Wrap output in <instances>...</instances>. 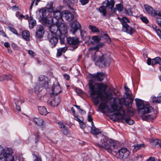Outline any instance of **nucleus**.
<instances>
[{
  "label": "nucleus",
  "instance_id": "nucleus-1",
  "mask_svg": "<svg viewBox=\"0 0 161 161\" xmlns=\"http://www.w3.org/2000/svg\"><path fill=\"white\" fill-rule=\"evenodd\" d=\"M89 92L90 96L92 98L93 102L96 104L100 102L104 101L106 103H101L99 105V108L102 112L112 113L116 111H118L115 113L116 117L119 116L123 122H125L129 125L134 123V120L131 119L130 117L125 114V112L121 106L120 100L117 97L114 98V103L111 106L110 109L108 108L106 103L111 100L113 97L112 93L105 92L107 86L105 83H101L94 84L89 83Z\"/></svg>",
  "mask_w": 161,
  "mask_h": 161
},
{
  "label": "nucleus",
  "instance_id": "nucleus-2",
  "mask_svg": "<svg viewBox=\"0 0 161 161\" xmlns=\"http://www.w3.org/2000/svg\"><path fill=\"white\" fill-rule=\"evenodd\" d=\"M136 106L138 109L139 112L142 115V119L144 120L148 121H152L156 116L155 115H146V114L151 113L153 111V108L146 102L138 98L135 99Z\"/></svg>",
  "mask_w": 161,
  "mask_h": 161
},
{
  "label": "nucleus",
  "instance_id": "nucleus-3",
  "mask_svg": "<svg viewBox=\"0 0 161 161\" xmlns=\"http://www.w3.org/2000/svg\"><path fill=\"white\" fill-rule=\"evenodd\" d=\"M100 143H97L96 145L101 148H104L111 153L114 149L116 144L113 141L103 135H101Z\"/></svg>",
  "mask_w": 161,
  "mask_h": 161
},
{
  "label": "nucleus",
  "instance_id": "nucleus-4",
  "mask_svg": "<svg viewBox=\"0 0 161 161\" xmlns=\"http://www.w3.org/2000/svg\"><path fill=\"white\" fill-rule=\"evenodd\" d=\"M94 60L97 65L101 67H104L109 66L111 59L109 56L106 54H104L99 56L98 59L97 58H94Z\"/></svg>",
  "mask_w": 161,
  "mask_h": 161
},
{
  "label": "nucleus",
  "instance_id": "nucleus-5",
  "mask_svg": "<svg viewBox=\"0 0 161 161\" xmlns=\"http://www.w3.org/2000/svg\"><path fill=\"white\" fill-rule=\"evenodd\" d=\"M120 21L123 26L122 31L130 35H132V34L136 31L134 29L130 26L127 23H129L130 21L126 17H123L121 19Z\"/></svg>",
  "mask_w": 161,
  "mask_h": 161
},
{
  "label": "nucleus",
  "instance_id": "nucleus-6",
  "mask_svg": "<svg viewBox=\"0 0 161 161\" xmlns=\"http://www.w3.org/2000/svg\"><path fill=\"white\" fill-rule=\"evenodd\" d=\"M103 4L104 6H101L98 8H97L99 11L104 16H105L107 14L106 8L112 9L114 5V1L113 0H111L109 1L108 0H105Z\"/></svg>",
  "mask_w": 161,
  "mask_h": 161
},
{
  "label": "nucleus",
  "instance_id": "nucleus-7",
  "mask_svg": "<svg viewBox=\"0 0 161 161\" xmlns=\"http://www.w3.org/2000/svg\"><path fill=\"white\" fill-rule=\"evenodd\" d=\"M12 149L0 145V161H6L10 156Z\"/></svg>",
  "mask_w": 161,
  "mask_h": 161
},
{
  "label": "nucleus",
  "instance_id": "nucleus-8",
  "mask_svg": "<svg viewBox=\"0 0 161 161\" xmlns=\"http://www.w3.org/2000/svg\"><path fill=\"white\" fill-rule=\"evenodd\" d=\"M52 24L49 27V30L51 34L56 36L60 37L61 36V32L59 28V26L57 24Z\"/></svg>",
  "mask_w": 161,
  "mask_h": 161
},
{
  "label": "nucleus",
  "instance_id": "nucleus-9",
  "mask_svg": "<svg viewBox=\"0 0 161 161\" xmlns=\"http://www.w3.org/2000/svg\"><path fill=\"white\" fill-rule=\"evenodd\" d=\"M117 154L118 155L119 158L125 159L128 158L130 155V152L127 148L122 147L118 151Z\"/></svg>",
  "mask_w": 161,
  "mask_h": 161
},
{
  "label": "nucleus",
  "instance_id": "nucleus-10",
  "mask_svg": "<svg viewBox=\"0 0 161 161\" xmlns=\"http://www.w3.org/2000/svg\"><path fill=\"white\" fill-rule=\"evenodd\" d=\"M38 84L43 88H48L49 85V80L48 78L43 75H41L39 77Z\"/></svg>",
  "mask_w": 161,
  "mask_h": 161
},
{
  "label": "nucleus",
  "instance_id": "nucleus-11",
  "mask_svg": "<svg viewBox=\"0 0 161 161\" xmlns=\"http://www.w3.org/2000/svg\"><path fill=\"white\" fill-rule=\"evenodd\" d=\"M67 41L68 44L72 45L74 49L77 48L78 46L79 41L78 38L69 37L67 38Z\"/></svg>",
  "mask_w": 161,
  "mask_h": 161
},
{
  "label": "nucleus",
  "instance_id": "nucleus-12",
  "mask_svg": "<svg viewBox=\"0 0 161 161\" xmlns=\"http://www.w3.org/2000/svg\"><path fill=\"white\" fill-rule=\"evenodd\" d=\"M46 8H43L41 9L39 11L40 18L42 19H44V20L46 19V23H47L50 24L53 23V19L52 17L51 18L50 20L45 18L46 16Z\"/></svg>",
  "mask_w": 161,
  "mask_h": 161
},
{
  "label": "nucleus",
  "instance_id": "nucleus-13",
  "mask_svg": "<svg viewBox=\"0 0 161 161\" xmlns=\"http://www.w3.org/2000/svg\"><path fill=\"white\" fill-rule=\"evenodd\" d=\"M70 27V32L73 34H74L78 30L81 28V25L77 20H74L71 23Z\"/></svg>",
  "mask_w": 161,
  "mask_h": 161
},
{
  "label": "nucleus",
  "instance_id": "nucleus-14",
  "mask_svg": "<svg viewBox=\"0 0 161 161\" xmlns=\"http://www.w3.org/2000/svg\"><path fill=\"white\" fill-rule=\"evenodd\" d=\"M48 40L49 42V45L52 48L56 46L58 41V38L53 35H49Z\"/></svg>",
  "mask_w": 161,
  "mask_h": 161
},
{
  "label": "nucleus",
  "instance_id": "nucleus-15",
  "mask_svg": "<svg viewBox=\"0 0 161 161\" xmlns=\"http://www.w3.org/2000/svg\"><path fill=\"white\" fill-rule=\"evenodd\" d=\"M52 90L53 92L51 94V96L52 97L57 96L62 91L61 88L58 84L57 85L54 84L52 86Z\"/></svg>",
  "mask_w": 161,
  "mask_h": 161
},
{
  "label": "nucleus",
  "instance_id": "nucleus-16",
  "mask_svg": "<svg viewBox=\"0 0 161 161\" xmlns=\"http://www.w3.org/2000/svg\"><path fill=\"white\" fill-rule=\"evenodd\" d=\"M56 22L57 23V24L59 26V28L61 32V35L65 34L67 31V28L66 24L62 22Z\"/></svg>",
  "mask_w": 161,
  "mask_h": 161
},
{
  "label": "nucleus",
  "instance_id": "nucleus-17",
  "mask_svg": "<svg viewBox=\"0 0 161 161\" xmlns=\"http://www.w3.org/2000/svg\"><path fill=\"white\" fill-rule=\"evenodd\" d=\"M104 74L102 72H97V74L92 75L91 77L93 80L102 81L104 77Z\"/></svg>",
  "mask_w": 161,
  "mask_h": 161
},
{
  "label": "nucleus",
  "instance_id": "nucleus-18",
  "mask_svg": "<svg viewBox=\"0 0 161 161\" xmlns=\"http://www.w3.org/2000/svg\"><path fill=\"white\" fill-rule=\"evenodd\" d=\"M147 64L149 65L151 64L153 65L156 64L161 65V59L159 57H156L152 60L149 58L147 60Z\"/></svg>",
  "mask_w": 161,
  "mask_h": 161
},
{
  "label": "nucleus",
  "instance_id": "nucleus-19",
  "mask_svg": "<svg viewBox=\"0 0 161 161\" xmlns=\"http://www.w3.org/2000/svg\"><path fill=\"white\" fill-rule=\"evenodd\" d=\"M44 33V30L42 25H39L37 27L36 34V36L38 38H40L42 37Z\"/></svg>",
  "mask_w": 161,
  "mask_h": 161
},
{
  "label": "nucleus",
  "instance_id": "nucleus-20",
  "mask_svg": "<svg viewBox=\"0 0 161 161\" xmlns=\"http://www.w3.org/2000/svg\"><path fill=\"white\" fill-rule=\"evenodd\" d=\"M62 13L59 10H56L53 11V17L57 20L56 22H60V21L62 20Z\"/></svg>",
  "mask_w": 161,
  "mask_h": 161
},
{
  "label": "nucleus",
  "instance_id": "nucleus-21",
  "mask_svg": "<svg viewBox=\"0 0 161 161\" xmlns=\"http://www.w3.org/2000/svg\"><path fill=\"white\" fill-rule=\"evenodd\" d=\"M151 144L153 147L159 148L161 146V141L157 139L152 138L150 141Z\"/></svg>",
  "mask_w": 161,
  "mask_h": 161
},
{
  "label": "nucleus",
  "instance_id": "nucleus-22",
  "mask_svg": "<svg viewBox=\"0 0 161 161\" xmlns=\"http://www.w3.org/2000/svg\"><path fill=\"white\" fill-rule=\"evenodd\" d=\"M144 7L147 14L152 16H154V15H155L154 10L153 9L152 7L147 4H144Z\"/></svg>",
  "mask_w": 161,
  "mask_h": 161
},
{
  "label": "nucleus",
  "instance_id": "nucleus-23",
  "mask_svg": "<svg viewBox=\"0 0 161 161\" xmlns=\"http://www.w3.org/2000/svg\"><path fill=\"white\" fill-rule=\"evenodd\" d=\"M64 17L65 19L68 21H71L74 18V14L71 12L67 11H64Z\"/></svg>",
  "mask_w": 161,
  "mask_h": 161
},
{
  "label": "nucleus",
  "instance_id": "nucleus-24",
  "mask_svg": "<svg viewBox=\"0 0 161 161\" xmlns=\"http://www.w3.org/2000/svg\"><path fill=\"white\" fill-rule=\"evenodd\" d=\"M60 102V100L58 97H55L53 100L49 102V104L52 107L58 106Z\"/></svg>",
  "mask_w": 161,
  "mask_h": 161
},
{
  "label": "nucleus",
  "instance_id": "nucleus-25",
  "mask_svg": "<svg viewBox=\"0 0 161 161\" xmlns=\"http://www.w3.org/2000/svg\"><path fill=\"white\" fill-rule=\"evenodd\" d=\"M67 49V47H65L59 48L57 49V52L56 54L57 57H59L62 54V53H64Z\"/></svg>",
  "mask_w": 161,
  "mask_h": 161
},
{
  "label": "nucleus",
  "instance_id": "nucleus-26",
  "mask_svg": "<svg viewBox=\"0 0 161 161\" xmlns=\"http://www.w3.org/2000/svg\"><path fill=\"white\" fill-rule=\"evenodd\" d=\"M22 36L23 38L26 41L30 40V34L29 32L27 30H25L22 32Z\"/></svg>",
  "mask_w": 161,
  "mask_h": 161
},
{
  "label": "nucleus",
  "instance_id": "nucleus-27",
  "mask_svg": "<svg viewBox=\"0 0 161 161\" xmlns=\"http://www.w3.org/2000/svg\"><path fill=\"white\" fill-rule=\"evenodd\" d=\"M43 89V88L37 83L35 86L34 91L33 92L38 95L42 90Z\"/></svg>",
  "mask_w": 161,
  "mask_h": 161
},
{
  "label": "nucleus",
  "instance_id": "nucleus-28",
  "mask_svg": "<svg viewBox=\"0 0 161 161\" xmlns=\"http://www.w3.org/2000/svg\"><path fill=\"white\" fill-rule=\"evenodd\" d=\"M38 110L40 114L41 115H46L48 113L46 108L44 106H40L39 107Z\"/></svg>",
  "mask_w": 161,
  "mask_h": 161
},
{
  "label": "nucleus",
  "instance_id": "nucleus-29",
  "mask_svg": "<svg viewBox=\"0 0 161 161\" xmlns=\"http://www.w3.org/2000/svg\"><path fill=\"white\" fill-rule=\"evenodd\" d=\"M92 126L91 129V132L92 134L97 135L101 133V131L100 129L96 128L94 125Z\"/></svg>",
  "mask_w": 161,
  "mask_h": 161
},
{
  "label": "nucleus",
  "instance_id": "nucleus-30",
  "mask_svg": "<svg viewBox=\"0 0 161 161\" xmlns=\"http://www.w3.org/2000/svg\"><path fill=\"white\" fill-rule=\"evenodd\" d=\"M34 123L38 125H43V120L40 118H35L33 119Z\"/></svg>",
  "mask_w": 161,
  "mask_h": 161
},
{
  "label": "nucleus",
  "instance_id": "nucleus-31",
  "mask_svg": "<svg viewBox=\"0 0 161 161\" xmlns=\"http://www.w3.org/2000/svg\"><path fill=\"white\" fill-rule=\"evenodd\" d=\"M25 100L22 97H18L14 100V102L15 105H20L22 103H24Z\"/></svg>",
  "mask_w": 161,
  "mask_h": 161
},
{
  "label": "nucleus",
  "instance_id": "nucleus-32",
  "mask_svg": "<svg viewBox=\"0 0 161 161\" xmlns=\"http://www.w3.org/2000/svg\"><path fill=\"white\" fill-rule=\"evenodd\" d=\"M29 27L30 28H32L36 25V21L32 19H30L28 20Z\"/></svg>",
  "mask_w": 161,
  "mask_h": 161
},
{
  "label": "nucleus",
  "instance_id": "nucleus-33",
  "mask_svg": "<svg viewBox=\"0 0 161 161\" xmlns=\"http://www.w3.org/2000/svg\"><path fill=\"white\" fill-rule=\"evenodd\" d=\"M134 148L133 151L136 152L137 150L140 149L141 148L143 147H145V145L143 144H138L136 145H134Z\"/></svg>",
  "mask_w": 161,
  "mask_h": 161
},
{
  "label": "nucleus",
  "instance_id": "nucleus-34",
  "mask_svg": "<svg viewBox=\"0 0 161 161\" xmlns=\"http://www.w3.org/2000/svg\"><path fill=\"white\" fill-rule=\"evenodd\" d=\"M12 152L10 153V156L6 160V161L9 160V161H16L17 160V158L16 157L14 156H12Z\"/></svg>",
  "mask_w": 161,
  "mask_h": 161
},
{
  "label": "nucleus",
  "instance_id": "nucleus-35",
  "mask_svg": "<svg viewBox=\"0 0 161 161\" xmlns=\"http://www.w3.org/2000/svg\"><path fill=\"white\" fill-rule=\"evenodd\" d=\"M89 28L93 32H99L98 29L95 26L90 25Z\"/></svg>",
  "mask_w": 161,
  "mask_h": 161
},
{
  "label": "nucleus",
  "instance_id": "nucleus-36",
  "mask_svg": "<svg viewBox=\"0 0 161 161\" xmlns=\"http://www.w3.org/2000/svg\"><path fill=\"white\" fill-rule=\"evenodd\" d=\"M151 98L152 102L153 103H160V101H159L158 96L156 97L154 96H153L151 97Z\"/></svg>",
  "mask_w": 161,
  "mask_h": 161
},
{
  "label": "nucleus",
  "instance_id": "nucleus-37",
  "mask_svg": "<svg viewBox=\"0 0 161 161\" xmlns=\"http://www.w3.org/2000/svg\"><path fill=\"white\" fill-rule=\"evenodd\" d=\"M34 142L35 144H37L39 142L40 136L39 134L37 133L34 136Z\"/></svg>",
  "mask_w": 161,
  "mask_h": 161
},
{
  "label": "nucleus",
  "instance_id": "nucleus-38",
  "mask_svg": "<svg viewBox=\"0 0 161 161\" xmlns=\"http://www.w3.org/2000/svg\"><path fill=\"white\" fill-rule=\"evenodd\" d=\"M92 39L95 43L98 42L101 40L100 37L97 36H93Z\"/></svg>",
  "mask_w": 161,
  "mask_h": 161
},
{
  "label": "nucleus",
  "instance_id": "nucleus-39",
  "mask_svg": "<svg viewBox=\"0 0 161 161\" xmlns=\"http://www.w3.org/2000/svg\"><path fill=\"white\" fill-rule=\"evenodd\" d=\"M116 8L119 11H121L123 9V6L122 4H119L116 5Z\"/></svg>",
  "mask_w": 161,
  "mask_h": 161
},
{
  "label": "nucleus",
  "instance_id": "nucleus-40",
  "mask_svg": "<svg viewBox=\"0 0 161 161\" xmlns=\"http://www.w3.org/2000/svg\"><path fill=\"white\" fill-rule=\"evenodd\" d=\"M61 131L65 135H67L69 134V129L65 127L64 129L61 130Z\"/></svg>",
  "mask_w": 161,
  "mask_h": 161
},
{
  "label": "nucleus",
  "instance_id": "nucleus-41",
  "mask_svg": "<svg viewBox=\"0 0 161 161\" xmlns=\"http://www.w3.org/2000/svg\"><path fill=\"white\" fill-rule=\"evenodd\" d=\"M81 113L83 114H85L86 113V112L84 110H82V109H81L80 108V106L76 105H73Z\"/></svg>",
  "mask_w": 161,
  "mask_h": 161
},
{
  "label": "nucleus",
  "instance_id": "nucleus-42",
  "mask_svg": "<svg viewBox=\"0 0 161 161\" xmlns=\"http://www.w3.org/2000/svg\"><path fill=\"white\" fill-rule=\"evenodd\" d=\"M132 95V93L131 91L130 90L128 91L126 93H125L124 96V97L125 98H128V97H131Z\"/></svg>",
  "mask_w": 161,
  "mask_h": 161
},
{
  "label": "nucleus",
  "instance_id": "nucleus-43",
  "mask_svg": "<svg viewBox=\"0 0 161 161\" xmlns=\"http://www.w3.org/2000/svg\"><path fill=\"white\" fill-rule=\"evenodd\" d=\"M87 120L88 121L91 122L92 125H94V124L93 121V119L91 116L89 114L88 115Z\"/></svg>",
  "mask_w": 161,
  "mask_h": 161
},
{
  "label": "nucleus",
  "instance_id": "nucleus-44",
  "mask_svg": "<svg viewBox=\"0 0 161 161\" xmlns=\"http://www.w3.org/2000/svg\"><path fill=\"white\" fill-rule=\"evenodd\" d=\"M16 16L19 19H21L24 17L23 14H20V13L19 12H17L16 13Z\"/></svg>",
  "mask_w": 161,
  "mask_h": 161
},
{
  "label": "nucleus",
  "instance_id": "nucleus-45",
  "mask_svg": "<svg viewBox=\"0 0 161 161\" xmlns=\"http://www.w3.org/2000/svg\"><path fill=\"white\" fill-rule=\"evenodd\" d=\"M99 49V48L98 46H96L95 47H92L89 48V50L90 51H94V52L95 53L97 52Z\"/></svg>",
  "mask_w": 161,
  "mask_h": 161
},
{
  "label": "nucleus",
  "instance_id": "nucleus-46",
  "mask_svg": "<svg viewBox=\"0 0 161 161\" xmlns=\"http://www.w3.org/2000/svg\"><path fill=\"white\" fill-rule=\"evenodd\" d=\"M140 18L142 22L145 24H147L148 23L149 21L147 17L142 16Z\"/></svg>",
  "mask_w": 161,
  "mask_h": 161
},
{
  "label": "nucleus",
  "instance_id": "nucleus-47",
  "mask_svg": "<svg viewBox=\"0 0 161 161\" xmlns=\"http://www.w3.org/2000/svg\"><path fill=\"white\" fill-rule=\"evenodd\" d=\"M59 127L60 128L61 130H62L63 129H64L65 127L64 124L62 122H58Z\"/></svg>",
  "mask_w": 161,
  "mask_h": 161
},
{
  "label": "nucleus",
  "instance_id": "nucleus-48",
  "mask_svg": "<svg viewBox=\"0 0 161 161\" xmlns=\"http://www.w3.org/2000/svg\"><path fill=\"white\" fill-rule=\"evenodd\" d=\"M80 127L82 129H84L86 126V125L83 123L82 121H81L79 123Z\"/></svg>",
  "mask_w": 161,
  "mask_h": 161
},
{
  "label": "nucleus",
  "instance_id": "nucleus-49",
  "mask_svg": "<svg viewBox=\"0 0 161 161\" xmlns=\"http://www.w3.org/2000/svg\"><path fill=\"white\" fill-rule=\"evenodd\" d=\"M156 20L158 23V25L161 27V18L160 17H157Z\"/></svg>",
  "mask_w": 161,
  "mask_h": 161
},
{
  "label": "nucleus",
  "instance_id": "nucleus-50",
  "mask_svg": "<svg viewBox=\"0 0 161 161\" xmlns=\"http://www.w3.org/2000/svg\"><path fill=\"white\" fill-rule=\"evenodd\" d=\"M9 29L10 31L13 32L14 34L17 35V36H18V35L17 33V31L15 29L11 27H10Z\"/></svg>",
  "mask_w": 161,
  "mask_h": 161
},
{
  "label": "nucleus",
  "instance_id": "nucleus-51",
  "mask_svg": "<svg viewBox=\"0 0 161 161\" xmlns=\"http://www.w3.org/2000/svg\"><path fill=\"white\" fill-rule=\"evenodd\" d=\"M154 13L155 14V15H154V16L157 15L159 17H161V12L160 11L157 10L156 11L155 10H154Z\"/></svg>",
  "mask_w": 161,
  "mask_h": 161
},
{
  "label": "nucleus",
  "instance_id": "nucleus-52",
  "mask_svg": "<svg viewBox=\"0 0 161 161\" xmlns=\"http://www.w3.org/2000/svg\"><path fill=\"white\" fill-rule=\"evenodd\" d=\"M5 80H9L12 79V76L11 75H5Z\"/></svg>",
  "mask_w": 161,
  "mask_h": 161
},
{
  "label": "nucleus",
  "instance_id": "nucleus-53",
  "mask_svg": "<svg viewBox=\"0 0 161 161\" xmlns=\"http://www.w3.org/2000/svg\"><path fill=\"white\" fill-rule=\"evenodd\" d=\"M89 1V0H80L81 4L82 5H85L87 4Z\"/></svg>",
  "mask_w": 161,
  "mask_h": 161
},
{
  "label": "nucleus",
  "instance_id": "nucleus-54",
  "mask_svg": "<svg viewBox=\"0 0 161 161\" xmlns=\"http://www.w3.org/2000/svg\"><path fill=\"white\" fill-rule=\"evenodd\" d=\"M126 14L129 15L131 16L133 15L132 12L130 9H128L126 10Z\"/></svg>",
  "mask_w": 161,
  "mask_h": 161
},
{
  "label": "nucleus",
  "instance_id": "nucleus-55",
  "mask_svg": "<svg viewBox=\"0 0 161 161\" xmlns=\"http://www.w3.org/2000/svg\"><path fill=\"white\" fill-rule=\"evenodd\" d=\"M0 35H2L3 37H8L7 35L3 30L0 31Z\"/></svg>",
  "mask_w": 161,
  "mask_h": 161
},
{
  "label": "nucleus",
  "instance_id": "nucleus-56",
  "mask_svg": "<svg viewBox=\"0 0 161 161\" xmlns=\"http://www.w3.org/2000/svg\"><path fill=\"white\" fill-rule=\"evenodd\" d=\"M29 54L32 57L34 56V53L33 51L31 50H29L28 51Z\"/></svg>",
  "mask_w": 161,
  "mask_h": 161
},
{
  "label": "nucleus",
  "instance_id": "nucleus-57",
  "mask_svg": "<svg viewBox=\"0 0 161 161\" xmlns=\"http://www.w3.org/2000/svg\"><path fill=\"white\" fill-rule=\"evenodd\" d=\"M156 31L159 38L161 39V31L159 29H158L157 30H156Z\"/></svg>",
  "mask_w": 161,
  "mask_h": 161
},
{
  "label": "nucleus",
  "instance_id": "nucleus-58",
  "mask_svg": "<svg viewBox=\"0 0 161 161\" xmlns=\"http://www.w3.org/2000/svg\"><path fill=\"white\" fill-rule=\"evenodd\" d=\"M35 159L34 161H42L41 157H38L37 156L35 155Z\"/></svg>",
  "mask_w": 161,
  "mask_h": 161
},
{
  "label": "nucleus",
  "instance_id": "nucleus-59",
  "mask_svg": "<svg viewBox=\"0 0 161 161\" xmlns=\"http://www.w3.org/2000/svg\"><path fill=\"white\" fill-rule=\"evenodd\" d=\"M4 46L7 48H9L10 47V44L8 42H6L4 43Z\"/></svg>",
  "mask_w": 161,
  "mask_h": 161
},
{
  "label": "nucleus",
  "instance_id": "nucleus-60",
  "mask_svg": "<svg viewBox=\"0 0 161 161\" xmlns=\"http://www.w3.org/2000/svg\"><path fill=\"white\" fill-rule=\"evenodd\" d=\"M53 8V3H50L49 4H48L47 5V7L46 8L47 9H51Z\"/></svg>",
  "mask_w": 161,
  "mask_h": 161
},
{
  "label": "nucleus",
  "instance_id": "nucleus-61",
  "mask_svg": "<svg viewBox=\"0 0 161 161\" xmlns=\"http://www.w3.org/2000/svg\"><path fill=\"white\" fill-rule=\"evenodd\" d=\"M11 9L14 10H18L19 9V7L17 6L16 5L11 7Z\"/></svg>",
  "mask_w": 161,
  "mask_h": 161
},
{
  "label": "nucleus",
  "instance_id": "nucleus-62",
  "mask_svg": "<svg viewBox=\"0 0 161 161\" xmlns=\"http://www.w3.org/2000/svg\"><path fill=\"white\" fill-rule=\"evenodd\" d=\"M5 75H3L0 76V81H2L5 80Z\"/></svg>",
  "mask_w": 161,
  "mask_h": 161
},
{
  "label": "nucleus",
  "instance_id": "nucleus-63",
  "mask_svg": "<svg viewBox=\"0 0 161 161\" xmlns=\"http://www.w3.org/2000/svg\"><path fill=\"white\" fill-rule=\"evenodd\" d=\"M104 36H106L107 38V42L108 43H109L111 42V40L110 37L108 36V35L107 34H105L104 35Z\"/></svg>",
  "mask_w": 161,
  "mask_h": 161
},
{
  "label": "nucleus",
  "instance_id": "nucleus-64",
  "mask_svg": "<svg viewBox=\"0 0 161 161\" xmlns=\"http://www.w3.org/2000/svg\"><path fill=\"white\" fill-rule=\"evenodd\" d=\"M64 77L67 80H68L69 79V76L67 74H64Z\"/></svg>",
  "mask_w": 161,
  "mask_h": 161
}]
</instances>
